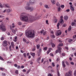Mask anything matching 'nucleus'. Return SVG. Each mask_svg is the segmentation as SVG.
I'll return each mask as SVG.
<instances>
[{"label":"nucleus","mask_w":76,"mask_h":76,"mask_svg":"<svg viewBox=\"0 0 76 76\" xmlns=\"http://www.w3.org/2000/svg\"><path fill=\"white\" fill-rule=\"evenodd\" d=\"M50 56H54V55H53V53H51L50 54Z\"/></svg>","instance_id":"51"},{"label":"nucleus","mask_w":76,"mask_h":76,"mask_svg":"<svg viewBox=\"0 0 76 76\" xmlns=\"http://www.w3.org/2000/svg\"><path fill=\"white\" fill-rule=\"evenodd\" d=\"M40 60H41V58H39L37 59V61H40Z\"/></svg>","instance_id":"49"},{"label":"nucleus","mask_w":76,"mask_h":76,"mask_svg":"<svg viewBox=\"0 0 76 76\" xmlns=\"http://www.w3.org/2000/svg\"><path fill=\"white\" fill-rule=\"evenodd\" d=\"M36 47L37 48V49H39V48L40 47V45L39 44L37 45L36 46Z\"/></svg>","instance_id":"20"},{"label":"nucleus","mask_w":76,"mask_h":76,"mask_svg":"<svg viewBox=\"0 0 76 76\" xmlns=\"http://www.w3.org/2000/svg\"><path fill=\"white\" fill-rule=\"evenodd\" d=\"M14 66L17 67H18V65L16 64H14Z\"/></svg>","instance_id":"60"},{"label":"nucleus","mask_w":76,"mask_h":76,"mask_svg":"<svg viewBox=\"0 0 76 76\" xmlns=\"http://www.w3.org/2000/svg\"><path fill=\"white\" fill-rule=\"evenodd\" d=\"M61 34V31L60 30H58L57 31V33L56 34L57 35V36H59Z\"/></svg>","instance_id":"9"},{"label":"nucleus","mask_w":76,"mask_h":76,"mask_svg":"<svg viewBox=\"0 0 76 76\" xmlns=\"http://www.w3.org/2000/svg\"><path fill=\"white\" fill-rule=\"evenodd\" d=\"M17 39H18V37L17 36H15L14 37V39L13 40L14 42H16L17 41Z\"/></svg>","instance_id":"16"},{"label":"nucleus","mask_w":76,"mask_h":76,"mask_svg":"<svg viewBox=\"0 0 76 76\" xmlns=\"http://www.w3.org/2000/svg\"><path fill=\"white\" fill-rule=\"evenodd\" d=\"M52 50V48H50L49 50L47 51V54H48L50 53V52H51V50Z\"/></svg>","instance_id":"12"},{"label":"nucleus","mask_w":76,"mask_h":76,"mask_svg":"<svg viewBox=\"0 0 76 76\" xmlns=\"http://www.w3.org/2000/svg\"><path fill=\"white\" fill-rule=\"evenodd\" d=\"M51 45H52V47H53V48H54V47H55L56 46V45H55V44H54L53 43H51Z\"/></svg>","instance_id":"19"},{"label":"nucleus","mask_w":76,"mask_h":76,"mask_svg":"<svg viewBox=\"0 0 76 76\" xmlns=\"http://www.w3.org/2000/svg\"><path fill=\"white\" fill-rule=\"evenodd\" d=\"M56 6H60V3H59V2H57L56 4Z\"/></svg>","instance_id":"24"},{"label":"nucleus","mask_w":76,"mask_h":76,"mask_svg":"<svg viewBox=\"0 0 76 76\" xmlns=\"http://www.w3.org/2000/svg\"><path fill=\"white\" fill-rule=\"evenodd\" d=\"M11 45H12V48H14V42H11Z\"/></svg>","instance_id":"18"},{"label":"nucleus","mask_w":76,"mask_h":76,"mask_svg":"<svg viewBox=\"0 0 76 76\" xmlns=\"http://www.w3.org/2000/svg\"><path fill=\"white\" fill-rule=\"evenodd\" d=\"M76 38V35H75L73 36V38Z\"/></svg>","instance_id":"55"},{"label":"nucleus","mask_w":76,"mask_h":76,"mask_svg":"<svg viewBox=\"0 0 76 76\" xmlns=\"http://www.w3.org/2000/svg\"><path fill=\"white\" fill-rule=\"evenodd\" d=\"M0 18H4V16H3V15H0Z\"/></svg>","instance_id":"63"},{"label":"nucleus","mask_w":76,"mask_h":76,"mask_svg":"<svg viewBox=\"0 0 76 76\" xmlns=\"http://www.w3.org/2000/svg\"><path fill=\"white\" fill-rule=\"evenodd\" d=\"M0 7H1V8L3 7V6H2L1 3H0Z\"/></svg>","instance_id":"47"},{"label":"nucleus","mask_w":76,"mask_h":76,"mask_svg":"<svg viewBox=\"0 0 76 76\" xmlns=\"http://www.w3.org/2000/svg\"><path fill=\"white\" fill-rule=\"evenodd\" d=\"M52 65L53 67H54L55 66V64H54V62H53L52 63Z\"/></svg>","instance_id":"38"},{"label":"nucleus","mask_w":76,"mask_h":76,"mask_svg":"<svg viewBox=\"0 0 76 76\" xmlns=\"http://www.w3.org/2000/svg\"><path fill=\"white\" fill-rule=\"evenodd\" d=\"M35 2V0H30V3L31 4H34Z\"/></svg>","instance_id":"13"},{"label":"nucleus","mask_w":76,"mask_h":76,"mask_svg":"<svg viewBox=\"0 0 76 76\" xmlns=\"http://www.w3.org/2000/svg\"><path fill=\"white\" fill-rule=\"evenodd\" d=\"M46 33H47V32L46 31L44 32L43 33L44 35H45L46 34Z\"/></svg>","instance_id":"58"},{"label":"nucleus","mask_w":76,"mask_h":76,"mask_svg":"<svg viewBox=\"0 0 76 76\" xmlns=\"http://www.w3.org/2000/svg\"><path fill=\"white\" fill-rule=\"evenodd\" d=\"M0 29L2 31H3L4 32V31H6V30L5 26L3 24H1L0 25Z\"/></svg>","instance_id":"5"},{"label":"nucleus","mask_w":76,"mask_h":76,"mask_svg":"<svg viewBox=\"0 0 76 76\" xmlns=\"http://www.w3.org/2000/svg\"><path fill=\"white\" fill-rule=\"evenodd\" d=\"M2 45L4 47H6L7 45V42L6 40L4 41L3 42Z\"/></svg>","instance_id":"7"},{"label":"nucleus","mask_w":76,"mask_h":76,"mask_svg":"<svg viewBox=\"0 0 76 76\" xmlns=\"http://www.w3.org/2000/svg\"><path fill=\"white\" fill-rule=\"evenodd\" d=\"M51 37H52V38H55V36L53 34L52 36H51Z\"/></svg>","instance_id":"54"},{"label":"nucleus","mask_w":76,"mask_h":76,"mask_svg":"<svg viewBox=\"0 0 76 76\" xmlns=\"http://www.w3.org/2000/svg\"><path fill=\"white\" fill-rule=\"evenodd\" d=\"M71 25H72V26H75V22H72L71 23Z\"/></svg>","instance_id":"28"},{"label":"nucleus","mask_w":76,"mask_h":76,"mask_svg":"<svg viewBox=\"0 0 76 76\" xmlns=\"http://www.w3.org/2000/svg\"><path fill=\"white\" fill-rule=\"evenodd\" d=\"M23 41H24V42H26V40L24 38H23Z\"/></svg>","instance_id":"53"},{"label":"nucleus","mask_w":76,"mask_h":76,"mask_svg":"<svg viewBox=\"0 0 76 76\" xmlns=\"http://www.w3.org/2000/svg\"><path fill=\"white\" fill-rule=\"evenodd\" d=\"M0 60H1L2 61H4V59L3 58L0 56Z\"/></svg>","instance_id":"32"},{"label":"nucleus","mask_w":76,"mask_h":76,"mask_svg":"<svg viewBox=\"0 0 76 76\" xmlns=\"http://www.w3.org/2000/svg\"><path fill=\"white\" fill-rule=\"evenodd\" d=\"M0 70H2V71H3V70H4V68L2 67H0Z\"/></svg>","instance_id":"37"},{"label":"nucleus","mask_w":76,"mask_h":76,"mask_svg":"<svg viewBox=\"0 0 76 76\" xmlns=\"http://www.w3.org/2000/svg\"><path fill=\"white\" fill-rule=\"evenodd\" d=\"M50 33L51 34H54V31H50Z\"/></svg>","instance_id":"61"},{"label":"nucleus","mask_w":76,"mask_h":76,"mask_svg":"<svg viewBox=\"0 0 76 76\" xmlns=\"http://www.w3.org/2000/svg\"><path fill=\"white\" fill-rule=\"evenodd\" d=\"M65 76H73L72 71H69L68 72H66L65 74Z\"/></svg>","instance_id":"6"},{"label":"nucleus","mask_w":76,"mask_h":76,"mask_svg":"<svg viewBox=\"0 0 76 76\" xmlns=\"http://www.w3.org/2000/svg\"><path fill=\"white\" fill-rule=\"evenodd\" d=\"M65 63L67 65V66H69V62H68L66 61L65 62Z\"/></svg>","instance_id":"41"},{"label":"nucleus","mask_w":76,"mask_h":76,"mask_svg":"<svg viewBox=\"0 0 76 76\" xmlns=\"http://www.w3.org/2000/svg\"><path fill=\"white\" fill-rule=\"evenodd\" d=\"M45 7L46 8H47L48 9H49V7L48 5H45Z\"/></svg>","instance_id":"29"},{"label":"nucleus","mask_w":76,"mask_h":76,"mask_svg":"<svg viewBox=\"0 0 76 76\" xmlns=\"http://www.w3.org/2000/svg\"><path fill=\"white\" fill-rule=\"evenodd\" d=\"M6 11L7 13H9L10 12V9L6 10Z\"/></svg>","instance_id":"35"},{"label":"nucleus","mask_w":76,"mask_h":76,"mask_svg":"<svg viewBox=\"0 0 76 76\" xmlns=\"http://www.w3.org/2000/svg\"><path fill=\"white\" fill-rule=\"evenodd\" d=\"M73 41V40L72 39H70L68 40V42L70 43Z\"/></svg>","instance_id":"22"},{"label":"nucleus","mask_w":76,"mask_h":76,"mask_svg":"<svg viewBox=\"0 0 76 76\" xmlns=\"http://www.w3.org/2000/svg\"><path fill=\"white\" fill-rule=\"evenodd\" d=\"M12 28H13L14 27H15V24L14 23H12Z\"/></svg>","instance_id":"45"},{"label":"nucleus","mask_w":76,"mask_h":76,"mask_svg":"<svg viewBox=\"0 0 76 76\" xmlns=\"http://www.w3.org/2000/svg\"><path fill=\"white\" fill-rule=\"evenodd\" d=\"M34 48L32 49V51H34L35 50V47H35V46H34Z\"/></svg>","instance_id":"42"},{"label":"nucleus","mask_w":76,"mask_h":76,"mask_svg":"<svg viewBox=\"0 0 76 76\" xmlns=\"http://www.w3.org/2000/svg\"><path fill=\"white\" fill-rule=\"evenodd\" d=\"M47 47H46L43 48V50H44V51H46V50H47Z\"/></svg>","instance_id":"27"},{"label":"nucleus","mask_w":76,"mask_h":76,"mask_svg":"<svg viewBox=\"0 0 76 76\" xmlns=\"http://www.w3.org/2000/svg\"><path fill=\"white\" fill-rule=\"evenodd\" d=\"M64 63H65L64 61H62V64L63 65V67H64H64H66V65H65V64H64Z\"/></svg>","instance_id":"15"},{"label":"nucleus","mask_w":76,"mask_h":76,"mask_svg":"<svg viewBox=\"0 0 76 76\" xmlns=\"http://www.w3.org/2000/svg\"><path fill=\"white\" fill-rule=\"evenodd\" d=\"M62 46H63V43H59V44L58 46L57 47L58 49V50H57L56 51V53H57L58 52L59 53H61V47H62Z\"/></svg>","instance_id":"3"},{"label":"nucleus","mask_w":76,"mask_h":76,"mask_svg":"<svg viewBox=\"0 0 76 76\" xmlns=\"http://www.w3.org/2000/svg\"><path fill=\"white\" fill-rule=\"evenodd\" d=\"M62 56H65V53H62Z\"/></svg>","instance_id":"57"},{"label":"nucleus","mask_w":76,"mask_h":76,"mask_svg":"<svg viewBox=\"0 0 76 76\" xmlns=\"http://www.w3.org/2000/svg\"><path fill=\"white\" fill-rule=\"evenodd\" d=\"M1 40H4V37H2L1 39Z\"/></svg>","instance_id":"59"},{"label":"nucleus","mask_w":76,"mask_h":76,"mask_svg":"<svg viewBox=\"0 0 76 76\" xmlns=\"http://www.w3.org/2000/svg\"><path fill=\"white\" fill-rule=\"evenodd\" d=\"M68 18H69L67 16H65L64 17V19L65 20H67L68 19Z\"/></svg>","instance_id":"25"},{"label":"nucleus","mask_w":76,"mask_h":76,"mask_svg":"<svg viewBox=\"0 0 76 76\" xmlns=\"http://www.w3.org/2000/svg\"><path fill=\"white\" fill-rule=\"evenodd\" d=\"M24 57H26V54L25 53H24L23 54Z\"/></svg>","instance_id":"46"},{"label":"nucleus","mask_w":76,"mask_h":76,"mask_svg":"<svg viewBox=\"0 0 76 76\" xmlns=\"http://www.w3.org/2000/svg\"><path fill=\"white\" fill-rule=\"evenodd\" d=\"M48 76H52V75L51 74H49L48 75Z\"/></svg>","instance_id":"64"},{"label":"nucleus","mask_w":76,"mask_h":76,"mask_svg":"<svg viewBox=\"0 0 76 76\" xmlns=\"http://www.w3.org/2000/svg\"><path fill=\"white\" fill-rule=\"evenodd\" d=\"M35 31L34 30H31L28 31H26L25 35L27 38H34L35 37Z\"/></svg>","instance_id":"2"},{"label":"nucleus","mask_w":76,"mask_h":76,"mask_svg":"<svg viewBox=\"0 0 76 76\" xmlns=\"http://www.w3.org/2000/svg\"><path fill=\"white\" fill-rule=\"evenodd\" d=\"M65 48V49H66V50H67V51H68L69 50V48H68V47H66Z\"/></svg>","instance_id":"48"},{"label":"nucleus","mask_w":76,"mask_h":76,"mask_svg":"<svg viewBox=\"0 0 76 76\" xmlns=\"http://www.w3.org/2000/svg\"><path fill=\"white\" fill-rule=\"evenodd\" d=\"M70 64H72V65H74V63L73 62H70Z\"/></svg>","instance_id":"52"},{"label":"nucleus","mask_w":76,"mask_h":76,"mask_svg":"<svg viewBox=\"0 0 76 76\" xmlns=\"http://www.w3.org/2000/svg\"><path fill=\"white\" fill-rule=\"evenodd\" d=\"M44 32V30H42L41 31H40V33L41 34H42Z\"/></svg>","instance_id":"56"},{"label":"nucleus","mask_w":76,"mask_h":76,"mask_svg":"<svg viewBox=\"0 0 76 76\" xmlns=\"http://www.w3.org/2000/svg\"><path fill=\"white\" fill-rule=\"evenodd\" d=\"M19 71H18V70H16L15 71V73L16 74H17V75H18L19 74Z\"/></svg>","instance_id":"30"},{"label":"nucleus","mask_w":76,"mask_h":76,"mask_svg":"<svg viewBox=\"0 0 76 76\" xmlns=\"http://www.w3.org/2000/svg\"><path fill=\"white\" fill-rule=\"evenodd\" d=\"M43 62H44V59H42L41 61V63H43Z\"/></svg>","instance_id":"62"},{"label":"nucleus","mask_w":76,"mask_h":76,"mask_svg":"<svg viewBox=\"0 0 76 76\" xmlns=\"http://www.w3.org/2000/svg\"><path fill=\"white\" fill-rule=\"evenodd\" d=\"M48 20H47L46 21V24H47L48 25H49V23H48Z\"/></svg>","instance_id":"44"},{"label":"nucleus","mask_w":76,"mask_h":76,"mask_svg":"<svg viewBox=\"0 0 76 76\" xmlns=\"http://www.w3.org/2000/svg\"><path fill=\"white\" fill-rule=\"evenodd\" d=\"M70 9L72 11L75 10V8L73 7V5H70Z\"/></svg>","instance_id":"11"},{"label":"nucleus","mask_w":76,"mask_h":76,"mask_svg":"<svg viewBox=\"0 0 76 76\" xmlns=\"http://www.w3.org/2000/svg\"><path fill=\"white\" fill-rule=\"evenodd\" d=\"M51 1L53 4H55L56 3V1H55V0H51Z\"/></svg>","instance_id":"14"},{"label":"nucleus","mask_w":76,"mask_h":76,"mask_svg":"<svg viewBox=\"0 0 76 76\" xmlns=\"http://www.w3.org/2000/svg\"><path fill=\"white\" fill-rule=\"evenodd\" d=\"M42 50V49H41V48H40V49L39 50V52H38V54H40V53H41Z\"/></svg>","instance_id":"21"},{"label":"nucleus","mask_w":76,"mask_h":76,"mask_svg":"<svg viewBox=\"0 0 76 76\" xmlns=\"http://www.w3.org/2000/svg\"><path fill=\"white\" fill-rule=\"evenodd\" d=\"M16 31H17V28H16L15 30L14 29L12 30V32L14 34H16Z\"/></svg>","instance_id":"10"},{"label":"nucleus","mask_w":76,"mask_h":76,"mask_svg":"<svg viewBox=\"0 0 76 76\" xmlns=\"http://www.w3.org/2000/svg\"><path fill=\"white\" fill-rule=\"evenodd\" d=\"M60 26V23H58L57 24V27H58V28L59 29V26Z\"/></svg>","instance_id":"33"},{"label":"nucleus","mask_w":76,"mask_h":76,"mask_svg":"<svg viewBox=\"0 0 76 76\" xmlns=\"http://www.w3.org/2000/svg\"><path fill=\"white\" fill-rule=\"evenodd\" d=\"M57 76H60V72L58 71L57 72Z\"/></svg>","instance_id":"23"},{"label":"nucleus","mask_w":76,"mask_h":76,"mask_svg":"<svg viewBox=\"0 0 76 76\" xmlns=\"http://www.w3.org/2000/svg\"><path fill=\"white\" fill-rule=\"evenodd\" d=\"M61 18V19L59 21L60 23H61V24H63L64 23V21L63 20V17L62 16H61L60 17Z\"/></svg>","instance_id":"8"},{"label":"nucleus","mask_w":76,"mask_h":76,"mask_svg":"<svg viewBox=\"0 0 76 76\" xmlns=\"http://www.w3.org/2000/svg\"><path fill=\"white\" fill-rule=\"evenodd\" d=\"M2 76H5L6 75V74L4 72L2 73Z\"/></svg>","instance_id":"43"},{"label":"nucleus","mask_w":76,"mask_h":76,"mask_svg":"<svg viewBox=\"0 0 76 76\" xmlns=\"http://www.w3.org/2000/svg\"><path fill=\"white\" fill-rule=\"evenodd\" d=\"M25 13H22L21 15L20 16V20L22 21H24L26 22H28V21H30V22H33L34 20H37L39 19L37 17H34L32 16L31 18H30V20L28 19V18L27 16H25Z\"/></svg>","instance_id":"1"},{"label":"nucleus","mask_w":76,"mask_h":76,"mask_svg":"<svg viewBox=\"0 0 76 76\" xmlns=\"http://www.w3.org/2000/svg\"><path fill=\"white\" fill-rule=\"evenodd\" d=\"M74 75L76 76V70H75L74 73Z\"/></svg>","instance_id":"39"},{"label":"nucleus","mask_w":76,"mask_h":76,"mask_svg":"<svg viewBox=\"0 0 76 76\" xmlns=\"http://www.w3.org/2000/svg\"><path fill=\"white\" fill-rule=\"evenodd\" d=\"M5 7L9 8L10 7H9V5L8 4H6L5 5Z\"/></svg>","instance_id":"34"},{"label":"nucleus","mask_w":76,"mask_h":76,"mask_svg":"<svg viewBox=\"0 0 76 76\" xmlns=\"http://www.w3.org/2000/svg\"><path fill=\"white\" fill-rule=\"evenodd\" d=\"M17 23L18 25H22V22H18Z\"/></svg>","instance_id":"31"},{"label":"nucleus","mask_w":76,"mask_h":76,"mask_svg":"<svg viewBox=\"0 0 76 76\" xmlns=\"http://www.w3.org/2000/svg\"><path fill=\"white\" fill-rule=\"evenodd\" d=\"M61 8L63 9L64 7V5H61Z\"/></svg>","instance_id":"40"},{"label":"nucleus","mask_w":76,"mask_h":76,"mask_svg":"<svg viewBox=\"0 0 76 76\" xmlns=\"http://www.w3.org/2000/svg\"><path fill=\"white\" fill-rule=\"evenodd\" d=\"M30 55H31V56H33V57H34L35 56V53L31 52L30 53Z\"/></svg>","instance_id":"17"},{"label":"nucleus","mask_w":76,"mask_h":76,"mask_svg":"<svg viewBox=\"0 0 76 76\" xmlns=\"http://www.w3.org/2000/svg\"><path fill=\"white\" fill-rule=\"evenodd\" d=\"M25 9H26V10H30L31 12H32V11H33V10H35L34 8L30 7L29 4H27V6L25 7Z\"/></svg>","instance_id":"4"},{"label":"nucleus","mask_w":76,"mask_h":76,"mask_svg":"<svg viewBox=\"0 0 76 76\" xmlns=\"http://www.w3.org/2000/svg\"><path fill=\"white\" fill-rule=\"evenodd\" d=\"M63 27H65L66 26V24H64L63 25Z\"/></svg>","instance_id":"50"},{"label":"nucleus","mask_w":76,"mask_h":76,"mask_svg":"<svg viewBox=\"0 0 76 76\" xmlns=\"http://www.w3.org/2000/svg\"><path fill=\"white\" fill-rule=\"evenodd\" d=\"M57 19H55L54 20V23H57Z\"/></svg>","instance_id":"36"},{"label":"nucleus","mask_w":76,"mask_h":76,"mask_svg":"<svg viewBox=\"0 0 76 76\" xmlns=\"http://www.w3.org/2000/svg\"><path fill=\"white\" fill-rule=\"evenodd\" d=\"M58 12H60V11H61V8H60V7H59L58 8Z\"/></svg>","instance_id":"26"}]
</instances>
